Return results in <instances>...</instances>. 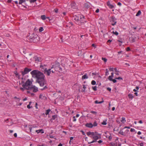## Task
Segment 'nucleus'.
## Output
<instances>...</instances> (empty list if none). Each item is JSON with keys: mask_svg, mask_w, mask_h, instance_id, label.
<instances>
[{"mask_svg": "<svg viewBox=\"0 0 146 146\" xmlns=\"http://www.w3.org/2000/svg\"><path fill=\"white\" fill-rule=\"evenodd\" d=\"M31 70V69L25 68L23 71H21L22 74L23 76L25 74H27Z\"/></svg>", "mask_w": 146, "mask_h": 146, "instance_id": "nucleus-7", "label": "nucleus"}, {"mask_svg": "<svg viewBox=\"0 0 146 146\" xmlns=\"http://www.w3.org/2000/svg\"><path fill=\"white\" fill-rule=\"evenodd\" d=\"M32 87H33V92H36L38 91V88L37 87H35V86Z\"/></svg>", "mask_w": 146, "mask_h": 146, "instance_id": "nucleus-16", "label": "nucleus"}, {"mask_svg": "<svg viewBox=\"0 0 146 146\" xmlns=\"http://www.w3.org/2000/svg\"><path fill=\"white\" fill-rule=\"evenodd\" d=\"M130 50V49L129 47H127L126 48V50L127 51H129Z\"/></svg>", "mask_w": 146, "mask_h": 146, "instance_id": "nucleus-45", "label": "nucleus"}, {"mask_svg": "<svg viewBox=\"0 0 146 146\" xmlns=\"http://www.w3.org/2000/svg\"><path fill=\"white\" fill-rule=\"evenodd\" d=\"M115 35H118V33H117V31H115L114 34Z\"/></svg>", "mask_w": 146, "mask_h": 146, "instance_id": "nucleus-55", "label": "nucleus"}, {"mask_svg": "<svg viewBox=\"0 0 146 146\" xmlns=\"http://www.w3.org/2000/svg\"><path fill=\"white\" fill-rule=\"evenodd\" d=\"M114 23H112L111 24V25L113 26L114 25L116 24V22H115Z\"/></svg>", "mask_w": 146, "mask_h": 146, "instance_id": "nucleus-60", "label": "nucleus"}, {"mask_svg": "<svg viewBox=\"0 0 146 146\" xmlns=\"http://www.w3.org/2000/svg\"><path fill=\"white\" fill-rule=\"evenodd\" d=\"M44 29L42 27H40L39 29V31L40 32H41L43 31Z\"/></svg>", "mask_w": 146, "mask_h": 146, "instance_id": "nucleus-30", "label": "nucleus"}, {"mask_svg": "<svg viewBox=\"0 0 146 146\" xmlns=\"http://www.w3.org/2000/svg\"><path fill=\"white\" fill-rule=\"evenodd\" d=\"M86 134L88 136H89L90 135H92V137L91 136L90 137L93 139H98L101 138V135L99 134L96 132H91L90 131H89Z\"/></svg>", "mask_w": 146, "mask_h": 146, "instance_id": "nucleus-3", "label": "nucleus"}, {"mask_svg": "<svg viewBox=\"0 0 146 146\" xmlns=\"http://www.w3.org/2000/svg\"><path fill=\"white\" fill-rule=\"evenodd\" d=\"M112 77L111 76H109L108 77V79L110 81H112Z\"/></svg>", "mask_w": 146, "mask_h": 146, "instance_id": "nucleus-38", "label": "nucleus"}, {"mask_svg": "<svg viewBox=\"0 0 146 146\" xmlns=\"http://www.w3.org/2000/svg\"><path fill=\"white\" fill-rule=\"evenodd\" d=\"M119 72L118 71V72H116L115 74L117 75H119Z\"/></svg>", "mask_w": 146, "mask_h": 146, "instance_id": "nucleus-58", "label": "nucleus"}, {"mask_svg": "<svg viewBox=\"0 0 146 146\" xmlns=\"http://www.w3.org/2000/svg\"><path fill=\"white\" fill-rule=\"evenodd\" d=\"M49 136L50 138H54V137L52 135H50Z\"/></svg>", "mask_w": 146, "mask_h": 146, "instance_id": "nucleus-54", "label": "nucleus"}, {"mask_svg": "<svg viewBox=\"0 0 146 146\" xmlns=\"http://www.w3.org/2000/svg\"><path fill=\"white\" fill-rule=\"evenodd\" d=\"M119 133L121 135H124V133L121 130L120 131Z\"/></svg>", "mask_w": 146, "mask_h": 146, "instance_id": "nucleus-37", "label": "nucleus"}, {"mask_svg": "<svg viewBox=\"0 0 146 146\" xmlns=\"http://www.w3.org/2000/svg\"><path fill=\"white\" fill-rule=\"evenodd\" d=\"M14 137H17V135L16 133H15L14 134Z\"/></svg>", "mask_w": 146, "mask_h": 146, "instance_id": "nucleus-62", "label": "nucleus"}, {"mask_svg": "<svg viewBox=\"0 0 146 146\" xmlns=\"http://www.w3.org/2000/svg\"><path fill=\"white\" fill-rule=\"evenodd\" d=\"M86 87L85 86V85H83V88L84 89H82V92H85V89L86 88Z\"/></svg>", "mask_w": 146, "mask_h": 146, "instance_id": "nucleus-28", "label": "nucleus"}, {"mask_svg": "<svg viewBox=\"0 0 146 146\" xmlns=\"http://www.w3.org/2000/svg\"><path fill=\"white\" fill-rule=\"evenodd\" d=\"M94 140H93L92 141V142H91L90 143H88V144H90L93 143L95 142H96L97 140V139H94Z\"/></svg>", "mask_w": 146, "mask_h": 146, "instance_id": "nucleus-32", "label": "nucleus"}, {"mask_svg": "<svg viewBox=\"0 0 146 146\" xmlns=\"http://www.w3.org/2000/svg\"><path fill=\"white\" fill-rule=\"evenodd\" d=\"M29 41L30 42H37L39 40V37L36 34L33 33L28 36Z\"/></svg>", "mask_w": 146, "mask_h": 146, "instance_id": "nucleus-2", "label": "nucleus"}, {"mask_svg": "<svg viewBox=\"0 0 146 146\" xmlns=\"http://www.w3.org/2000/svg\"><path fill=\"white\" fill-rule=\"evenodd\" d=\"M82 19V18H81L80 17V18H79V17L76 16H75L73 17V19L74 20H75L76 21H77L78 22H80V23H84V22H83L82 21V20H81Z\"/></svg>", "mask_w": 146, "mask_h": 146, "instance_id": "nucleus-8", "label": "nucleus"}, {"mask_svg": "<svg viewBox=\"0 0 146 146\" xmlns=\"http://www.w3.org/2000/svg\"><path fill=\"white\" fill-rule=\"evenodd\" d=\"M96 82L94 80H92L91 82V84L92 85H95L96 84Z\"/></svg>", "mask_w": 146, "mask_h": 146, "instance_id": "nucleus-31", "label": "nucleus"}, {"mask_svg": "<svg viewBox=\"0 0 146 146\" xmlns=\"http://www.w3.org/2000/svg\"><path fill=\"white\" fill-rule=\"evenodd\" d=\"M121 121L122 123H124L125 122H126V120H125V118L124 117H122V119Z\"/></svg>", "mask_w": 146, "mask_h": 146, "instance_id": "nucleus-22", "label": "nucleus"}, {"mask_svg": "<svg viewBox=\"0 0 146 146\" xmlns=\"http://www.w3.org/2000/svg\"><path fill=\"white\" fill-rule=\"evenodd\" d=\"M90 113L93 114H96L97 113L96 111H90Z\"/></svg>", "mask_w": 146, "mask_h": 146, "instance_id": "nucleus-41", "label": "nucleus"}, {"mask_svg": "<svg viewBox=\"0 0 146 146\" xmlns=\"http://www.w3.org/2000/svg\"><path fill=\"white\" fill-rule=\"evenodd\" d=\"M85 7L87 8H88L90 7V6L87 3H85L84 5Z\"/></svg>", "mask_w": 146, "mask_h": 146, "instance_id": "nucleus-25", "label": "nucleus"}, {"mask_svg": "<svg viewBox=\"0 0 146 146\" xmlns=\"http://www.w3.org/2000/svg\"><path fill=\"white\" fill-rule=\"evenodd\" d=\"M85 125L88 127L89 128H92L93 127V124L92 123H87Z\"/></svg>", "mask_w": 146, "mask_h": 146, "instance_id": "nucleus-11", "label": "nucleus"}, {"mask_svg": "<svg viewBox=\"0 0 146 146\" xmlns=\"http://www.w3.org/2000/svg\"><path fill=\"white\" fill-rule=\"evenodd\" d=\"M88 78V76L87 75V74H85L84 76H82V80H83L84 79H86Z\"/></svg>", "mask_w": 146, "mask_h": 146, "instance_id": "nucleus-14", "label": "nucleus"}, {"mask_svg": "<svg viewBox=\"0 0 146 146\" xmlns=\"http://www.w3.org/2000/svg\"><path fill=\"white\" fill-rule=\"evenodd\" d=\"M52 69H49L48 70H47L46 68H44V73H46L47 75L49 76L50 73L52 72V73H54L55 72L54 70H51Z\"/></svg>", "mask_w": 146, "mask_h": 146, "instance_id": "nucleus-6", "label": "nucleus"}, {"mask_svg": "<svg viewBox=\"0 0 146 146\" xmlns=\"http://www.w3.org/2000/svg\"><path fill=\"white\" fill-rule=\"evenodd\" d=\"M135 131V130L134 129H133V128H131L130 129V131L131 132H133V131Z\"/></svg>", "mask_w": 146, "mask_h": 146, "instance_id": "nucleus-49", "label": "nucleus"}, {"mask_svg": "<svg viewBox=\"0 0 146 146\" xmlns=\"http://www.w3.org/2000/svg\"><path fill=\"white\" fill-rule=\"evenodd\" d=\"M92 46L93 47H94L95 48H96V46L94 44H92Z\"/></svg>", "mask_w": 146, "mask_h": 146, "instance_id": "nucleus-63", "label": "nucleus"}, {"mask_svg": "<svg viewBox=\"0 0 146 146\" xmlns=\"http://www.w3.org/2000/svg\"><path fill=\"white\" fill-rule=\"evenodd\" d=\"M46 65H44V66H42V65H41L40 66V67L41 68H42L43 69H44V68H45V67L46 66Z\"/></svg>", "mask_w": 146, "mask_h": 146, "instance_id": "nucleus-35", "label": "nucleus"}, {"mask_svg": "<svg viewBox=\"0 0 146 146\" xmlns=\"http://www.w3.org/2000/svg\"><path fill=\"white\" fill-rule=\"evenodd\" d=\"M112 80L111 81H112L113 83H115L117 82V80L115 79H112Z\"/></svg>", "mask_w": 146, "mask_h": 146, "instance_id": "nucleus-48", "label": "nucleus"}, {"mask_svg": "<svg viewBox=\"0 0 146 146\" xmlns=\"http://www.w3.org/2000/svg\"><path fill=\"white\" fill-rule=\"evenodd\" d=\"M99 11V10L98 9L96 11V13H98Z\"/></svg>", "mask_w": 146, "mask_h": 146, "instance_id": "nucleus-56", "label": "nucleus"}, {"mask_svg": "<svg viewBox=\"0 0 146 146\" xmlns=\"http://www.w3.org/2000/svg\"><path fill=\"white\" fill-rule=\"evenodd\" d=\"M32 84V82L29 79H28L25 82V84H23L22 86L27 90H32L33 89V87L30 86Z\"/></svg>", "mask_w": 146, "mask_h": 146, "instance_id": "nucleus-4", "label": "nucleus"}, {"mask_svg": "<svg viewBox=\"0 0 146 146\" xmlns=\"http://www.w3.org/2000/svg\"><path fill=\"white\" fill-rule=\"evenodd\" d=\"M128 96L129 98L130 99H132L133 98V95L132 94H129L128 95Z\"/></svg>", "mask_w": 146, "mask_h": 146, "instance_id": "nucleus-23", "label": "nucleus"}, {"mask_svg": "<svg viewBox=\"0 0 146 146\" xmlns=\"http://www.w3.org/2000/svg\"><path fill=\"white\" fill-rule=\"evenodd\" d=\"M51 68L54 69L55 71L59 72L62 70V69L60 67V64L58 62L53 65L51 67Z\"/></svg>", "mask_w": 146, "mask_h": 146, "instance_id": "nucleus-5", "label": "nucleus"}, {"mask_svg": "<svg viewBox=\"0 0 146 146\" xmlns=\"http://www.w3.org/2000/svg\"><path fill=\"white\" fill-rule=\"evenodd\" d=\"M136 38L135 36H132L129 38V40L131 43L135 42L136 40Z\"/></svg>", "mask_w": 146, "mask_h": 146, "instance_id": "nucleus-9", "label": "nucleus"}, {"mask_svg": "<svg viewBox=\"0 0 146 146\" xmlns=\"http://www.w3.org/2000/svg\"><path fill=\"white\" fill-rule=\"evenodd\" d=\"M109 70L111 71H113V68H109Z\"/></svg>", "mask_w": 146, "mask_h": 146, "instance_id": "nucleus-42", "label": "nucleus"}, {"mask_svg": "<svg viewBox=\"0 0 146 146\" xmlns=\"http://www.w3.org/2000/svg\"><path fill=\"white\" fill-rule=\"evenodd\" d=\"M20 90H22L23 91H24L25 89V88H20Z\"/></svg>", "mask_w": 146, "mask_h": 146, "instance_id": "nucleus-52", "label": "nucleus"}, {"mask_svg": "<svg viewBox=\"0 0 146 146\" xmlns=\"http://www.w3.org/2000/svg\"><path fill=\"white\" fill-rule=\"evenodd\" d=\"M115 79H118V80H122L123 79L122 78L120 77H119L117 78H115Z\"/></svg>", "mask_w": 146, "mask_h": 146, "instance_id": "nucleus-43", "label": "nucleus"}, {"mask_svg": "<svg viewBox=\"0 0 146 146\" xmlns=\"http://www.w3.org/2000/svg\"><path fill=\"white\" fill-rule=\"evenodd\" d=\"M54 11L55 13H57L58 12V9H55L54 10Z\"/></svg>", "mask_w": 146, "mask_h": 146, "instance_id": "nucleus-50", "label": "nucleus"}, {"mask_svg": "<svg viewBox=\"0 0 146 146\" xmlns=\"http://www.w3.org/2000/svg\"><path fill=\"white\" fill-rule=\"evenodd\" d=\"M111 75L110 76H111L112 77H113V73L112 72L111 73Z\"/></svg>", "mask_w": 146, "mask_h": 146, "instance_id": "nucleus-61", "label": "nucleus"}, {"mask_svg": "<svg viewBox=\"0 0 146 146\" xmlns=\"http://www.w3.org/2000/svg\"><path fill=\"white\" fill-rule=\"evenodd\" d=\"M112 40H108L107 41V42H109V43H110L111 41H112Z\"/></svg>", "mask_w": 146, "mask_h": 146, "instance_id": "nucleus-59", "label": "nucleus"}, {"mask_svg": "<svg viewBox=\"0 0 146 146\" xmlns=\"http://www.w3.org/2000/svg\"><path fill=\"white\" fill-rule=\"evenodd\" d=\"M106 121H104L102 123V124L104 125H106L107 124Z\"/></svg>", "mask_w": 146, "mask_h": 146, "instance_id": "nucleus-39", "label": "nucleus"}, {"mask_svg": "<svg viewBox=\"0 0 146 146\" xmlns=\"http://www.w3.org/2000/svg\"><path fill=\"white\" fill-rule=\"evenodd\" d=\"M98 74V73H96V72H95V73H92V76H93V75H97Z\"/></svg>", "mask_w": 146, "mask_h": 146, "instance_id": "nucleus-44", "label": "nucleus"}, {"mask_svg": "<svg viewBox=\"0 0 146 146\" xmlns=\"http://www.w3.org/2000/svg\"><path fill=\"white\" fill-rule=\"evenodd\" d=\"M102 141L101 140H100L99 141H98V142L99 143H102Z\"/></svg>", "mask_w": 146, "mask_h": 146, "instance_id": "nucleus-57", "label": "nucleus"}, {"mask_svg": "<svg viewBox=\"0 0 146 146\" xmlns=\"http://www.w3.org/2000/svg\"><path fill=\"white\" fill-rule=\"evenodd\" d=\"M25 1V0H20L19 2V4H21L23 3Z\"/></svg>", "mask_w": 146, "mask_h": 146, "instance_id": "nucleus-27", "label": "nucleus"}, {"mask_svg": "<svg viewBox=\"0 0 146 146\" xmlns=\"http://www.w3.org/2000/svg\"><path fill=\"white\" fill-rule=\"evenodd\" d=\"M71 8L73 9H77V6L76 5V3L74 2H72L71 4Z\"/></svg>", "mask_w": 146, "mask_h": 146, "instance_id": "nucleus-10", "label": "nucleus"}, {"mask_svg": "<svg viewBox=\"0 0 146 146\" xmlns=\"http://www.w3.org/2000/svg\"><path fill=\"white\" fill-rule=\"evenodd\" d=\"M140 146H143V143H141L140 144Z\"/></svg>", "mask_w": 146, "mask_h": 146, "instance_id": "nucleus-64", "label": "nucleus"}, {"mask_svg": "<svg viewBox=\"0 0 146 146\" xmlns=\"http://www.w3.org/2000/svg\"><path fill=\"white\" fill-rule=\"evenodd\" d=\"M50 111V109H48V110H46V112H45V114L46 115H47L48 114L49 112Z\"/></svg>", "mask_w": 146, "mask_h": 146, "instance_id": "nucleus-21", "label": "nucleus"}, {"mask_svg": "<svg viewBox=\"0 0 146 146\" xmlns=\"http://www.w3.org/2000/svg\"><path fill=\"white\" fill-rule=\"evenodd\" d=\"M73 118H74V119L73 120V121H76V119L75 118V116H73Z\"/></svg>", "mask_w": 146, "mask_h": 146, "instance_id": "nucleus-51", "label": "nucleus"}, {"mask_svg": "<svg viewBox=\"0 0 146 146\" xmlns=\"http://www.w3.org/2000/svg\"><path fill=\"white\" fill-rule=\"evenodd\" d=\"M43 131V130L42 129H41L38 130H36V131L38 133H39L40 132H41V133H43L44 132Z\"/></svg>", "mask_w": 146, "mask_h": 146, "instance_id": "nucleus-18", "label": "nucleus"}, {"mask_svg": "<svg viewBox=\"0 0 146 146\" xmlns=\"http://www.w3.org/2000/svg\"><path fill=\"white\" fill-rule=\"evenodd\" d=\"M48 88V87L46 86H45L43 88H41L40 89L42 90H45L46 89H47Z\"/></svg>", "mask_w": 146, "mask_h": 146, "instance_id": "nucleus-26", "label": "nucleus"}, {"mask_svg": "<svg viewBox=\"0 0 146 146\" xmlns=\"http://www.w3.org/2000/svg\"><path fill=\"white\" fill-rule=\"evenodd\" d=\"M40 58L37 57H35V61L36 62H39L40 61Z\"/></svg>", "mask_w": 146, "mask_h": 146, "instance_id": "nucleus-13", "label": "nucleus"}, {"mask_svg": "<svg viewBox=\"0 0 146 146\" xmlns=\"http://www.w3.org/2000/svg\"><path fill=\"white\" fill-rule=\"evenodd\" d=\"M102 60H103L105 62H106L107 61V59L106 58H102Z\"/></svg>", "mask_w": 146, "mask_h": 146, "instance_id": "nucleus-36", "label": "nucleus"}, {"mask_svg": "<svg viewBox=\"0 0 146 146\" xmlns=\"http://www.w3.org/2000/svg\"><path fill=\"white\" fill-rule=\"evenodd\" d=\"M98 125L97 123L96 122V121L94 122L93 124V126L96 127Z\"/></svg>", "mask_w": 146, "mask_h": 146, "instance_id": "nucleus-34", "label": "nucleus"}, {"mask_svg": "<svg viewBox=\"0 0 146 146\" xmlns=\"http://www.w3.org/2000/svg\"><path fill=\"white\" fill-rule=\"evenodd\" d=\"M94 140H93L92 141V142H91L90 143H88V144H90L93 143L95 142H96L97 140V139H94Z\"/></svg>", "mask_w": 146, "mask_h": 146, "instance_id": "nucleus-33", "label": "nucleus"}, {"mask_svg": "<svg viewBox=\"0 0 146 146\" xmlns=\"http://www.w3.org/2000/svg\"><path fill=\"white\" fill-rule=\"evenodd\" d=\"M107 90L109 91H110L111 90V88H107Z\"/></svg>", "mask_w": 146, "mask_h": 146, "instance_id": "nucleus-53", "label": "nucleus"}, {"mask_svg": "<svg viewBox=\"0 0 146 146\" xmlns=\"http://www.w3.org/2000/svg\"><path fill=\"white\" fill-rule=\"evenodd\" d=\"M141 11L140 10H139L138 11L137 13L136 14V16H139V15H141Z\"/></svg>", "mask_w": 146, "mask_h": 146, "instance_id": "nucleus-20", "label": "nucleus"}, {"mask_svg": "<svg viewBox=\"0 0 146 146\" xmlns=\"http://www.w3.org/2000/svg\"><path fill=\"white\" fill-rule=\"evenodd\" d=\"M41 19L43 20H44L46 19V17L45 15H43L41 16Z\"/></svg>", "mask_w": 146, "mask_h": 146, "instance_id": "nucleus-19", "label": "nucleus"}, {"mask_svg": "<svg viewBox=\"0 0 146 146\" xmlns=\"http://www.w3.org/2000/svg\"><path fill=\"white\" fill-rule=\"evenodd\" d=\"M32 107H30V104H29V105H28L27 106V108H29V109H30Z\"/></svg>", "mask_w": 146, "mask_h": 146, "instance_id": "nucleus-47", "label": "nucleus"}, {"mask_svg": "<svg viewBox=\"0 0 146 146\" xmlns=\"http://www.w3.org/2000/svg\"><path fill=\"white\" fill-rule=\"evenodd\" d=\"M108 69H106V72L105 73V75L107 76L108 75Z\"/></svg>", "mask_w": 146, "mask_h": 146, "instance_id": "nucleus-40", "label": "nucleus"}, {"mask_svg": "<svg viewBox=\"0 0 146 146\" xmlns=\"http://www.w3.org/2000/svg\"><path fill=\"white\" fill-rule=\"evenodd\" d=\"M57 117V115H54L52 116V118L51 119L54 120Z\"/></svg>", "mask_w": 146, "mask_h": 146, "instance_id": "nucleus-24", "label": "nucleus"}, {"mask_svg": "<svg viewBox=\"0 0 146 146\" xmlns=\"http://www.w3.org/2000/svg\"><path fill=\"white\" fill-rule=\"evenodd\" d=\"M36 0H31L30 2L31 3H34L36 1Z\"/></svg>", "mask_w": 146, "mask_h": 146, "instance_id": "nucleus-46", "label": "nucleus"}, {"mask_svg": "<svg viewBox=\"0 0 146 146\" xmlns=\"http://www.w3.org/2000/svg\"><path fill=\"white\" fill-rule=\"evenodd\" d=\"M116 19L115 18V17H111L110 21L111 22H112L113 23L115 22H116L115 21Z\"/></svg>", "mask_w": 146, "mask_h": 146, "instance_id": "nucleus-15", "label": "nucleus"}, {"mask_svg": "<svg viewBox=\"0 0 146 146\" xmlns=\"http://www.w3.org/2000/svg\"><path fill=\"white\" fill-rule=\"evenodd\" d=\"M107 4L109 7L111 9H112L114 7V6L110 4V2L109 1L107 2Z\"/></svg>", "mask_w": 146, "mask_h": 146, "instance_id": "nucleus-12", "label": "nucleus"}, {"mask_svg": "<svg viewBox=\"0 0 146 146\" xmlns=\"http://www.w3.org/2000/svg\"><path fill=\"white\" fill-rule=\"evenodd\" d=\"M102 100L101 101L98 102V100H96L95 101L94 103L96 104H102L104 102V101L103 100V99H102Z\"/></svg>", "mask_w": 146, "mask_h": 146, "instance_id": "nucleus-17", "label": "nucleus"}, {"mask_svg": "<svg viewBox=\"0 0 146 146\" xmlns=\"http://www.w3.org/2000/svg\"><path fill=\"white\" fill-rule=\"evenodd\" d=\"M33 77L36 78V82L39 84L41 87L43 86L44 85V76L42 73L40 71L34 70L31 72Z\"/></svg>", "mask_w": 146, "mask_h": 146, "instance_id": "nucleus-1", "label": "nucleus"}, {"mask_svg": "<svg viewBox=\"0 0 146 146\" xmlns=\"http://www.w3.org/2000/svg\"><path fill=\"white\" fill-rule=\"evenodd\" d=\"M97 87L96 86H93L92 87L93 90L95 91H96L97 90Z\"/></svg>", "mask_w": 146, "mask_h": 146, "instance_id": "nucleus-29", "label": "nucleus"}]
</instances>
